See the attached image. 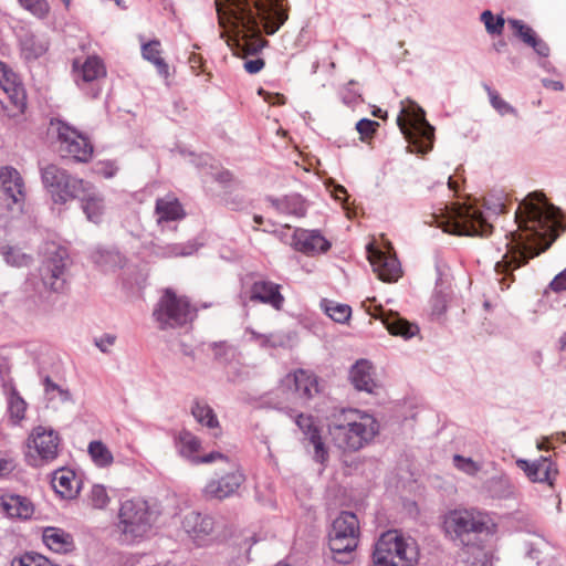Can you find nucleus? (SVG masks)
<instances>
[{
    "mask_svg": "<svg viewBox=\"0 0 566 566\" xmlns=\"http://www.w3.org/2000/svg\"><path fill=\"white\" fill-rule=\"evenodd\" d=\"M483 87L488 93L492 107L496 109L499 114L506 115L515 113V109L506 101H504L495 90H492L486 84H484Z\"/></svg>",
    "mask_w": 566,
    "mask_h": 566,
    "instance_id": "42",
    "label": "nucleus"
},
{
    "mask_svg": "<svg viewBox=\"0 0 566 566\" xmlns=\"http://www.w3.org/2000/svg\"><path fill=\"white\" fill-rule=\"evenodd\" d=\"M247 333L250 334V340L263 349H276L283 345V339L279 335L261 334L252 328H247Z\"/></svg>",
    "mask_w": 566,
    "mask_h": 566,
    "instance_id": "39",
    "label": "nucleus"
},
{
    "mask_svg": "<svg viewBox=\"0 0 566 566\" xmlns=\"http://www.w3.org/2000/svg\"><path fill=\"white\" fill-rule=\"evenodd\" d=\"M116 340V336L112 334H104L101 338L95 339L96 347L102 353H108V346H112Z\"/></svg>",
    "mask_w": 566,
    "mask_h": 566,
    "instance_id": "59",
    "label": "nucleus"
},
{
    "mask_svg": "<svg viewBox=\"0 0 566 566\" xmlns=\"http://www.w3.org/2000/svg\"><path fill=\"white\" fill-rule=\"evenodd\" d=\"M57 138L61 143L60 151L63 157H71L77 163H88L91 160L94 146L82 133L63 123L59 128Z\"/></svg>",
    "mask_w": 566,
    "mask_h": 566,
    "instance_id": "14",
    "label": "nucleus"
},
{
    "mask_svg": "<svg viewBox=\"0 0 566 566\" xmlns=\"http://www.w3.org/2000/svg\"><path fill=\"white\" fill-rule=\"evenodd\" d=\"M371 558L373 566H416L419 547L411 536L390 530L375 543Z\"/></svg>",
    "mask_w": 566,
    "mask_h": 566,
    "instance_id": "5",
    "label": "nucleus"
},
{
    "mask_svg": "<svg viewBox=\"0 0 566 566\" xmlns=\"http://www.w3.org/2000/svg\"><path fill=\"white\" fill-rule=\"evenodd\" d=\"M378 422L369 413L357 409L342 410L334 415L329 432L338 447L357 451L368 444L378 433Z\"/></svg>",
    "mask_w": 566,
    "mask_h": 566,
    "instance_id": "3",
    "label": "nucleus"
},
{
    "mask_svg": "<svg viewBox=\"0 0 566 566\" xmlns=\"http://www.w3.org/2000/svg\"><path fill=\"white\" fill-rule=\"evenodd\" d=\"M212 178L222 186H228L233 180V175L230 170L223 169L212 175Z\"/></svg>",
    "mask_w": 566,
    "mask_h": 566,
    "instance_id": "61",
    "label": "nucleus"
},
{
    "mask_svg": "<svg viewBox=\"0 0 566 566\" xmlns=\"http://www.w3.org/2000/svg\"><path fill=\"white\" fill-rule=\"evenodd\" d=\"M213 352V359L218 364L227 365L231 361L233 348L226 340L213 342L210 344Z\"/></svg>",
    "mask_w": 566,
    "mask_h": 566,
    "instance_id": "41",
    "label": "nucleus"
},
{
    "mask_svg": "<svg viewBox=\"0 0 566 566\" xmlns=\"http://www.w3.org/2000/svg\"><path fill=\"white\" fill-rule=\"evenodd\" d=\"M214 521L207 514L189 512L182 521L184 530L193 538H202L212 533Z\"/></svg>",
    "mask_w": 566,
    "mask_h": 566,
    "instance_id": "27",
    "label": "nucleus"
},
{
    "mask_svg": "<svg viewBox=\"0 0 566 566\" xmlns=\"http://www.w3.org/2000/svg\"><path fill=\"white\" fill-rule=\"evenodd\" d=\"M379 123L376 120L363 118L356 124V129L360 134L361 140H367L374 136Z\"/></svg>",
    "mask_w": 566,
    "mask_h": 566,
    "instance_id": "48",
    "label": "nucleus"
},
{
    "mask_svg": "<svg viewBox=\"0 0 566 566\" xmlns=\"http://www.w3.org/2000/svg\"><path fill=\"white\" fill-rule=\"evenodd\" d=\"M515 221L518 229L511 233L505 254L495 263V272L504 275L500 280L502 290L510 287L514 270L548 249L555 241L557 229L562 227V212L543 193L534 192L518 205Z\"/></svg>",
    "mask_w": 566,
    "mask_h": 566,
    "instance_id": "1",
    "label": "nucleus"
},
{
    "mask_svg": "<svg viewBox=\"0 0 566 566\" xmlns=\"http://www.w3.org/2000/svg\"><path fill=\"white\" fill-rule=\"evenodd\" d=\"M27 402L20 396L18 390L13 388L8 398V412L13 424L20 423L24 419Z\"/></svg>",
    "mask_w": 566,
    "mask_h": 566,
    "instance_id": "36",
    "label": "nucleus"
},
{
    "mask_svg": "<svg viewBox=\"0 0 566 566\" xmlns=\"http://www.w3.org/2000/svg\"><path fill=\"white\" fill-rule=\"evenodd\" d=\"M78 76L84 83L94 82L106 76V69L98 56H88L78 71Z\"/></svg>",
    "mask_w": 566,
    "mask_h": 566,
    "instance_id": "32",
    "label": "nucleus"
},
{
    "mask_svg": "<svg viewBox=\"0 0 566 566\" xmlns=\"http://www.w3.org/2000/svg\"><path fill=\"white\" fill-rule=\"evenodd\" d=\"M359 537V522L350 512H342L333 522L328 533V546L333 558L338 563H348L356 549Z\"/></svg>",
    "mask_w": 566,
    "mask_h": 566,
    "instance_id": "10",
    "label": "nucleus"
},
{
    "mask_svg": "<svg viewBox=\"0 0 566 566\" xmlns=\"http://www.w3.org/2000/svg\"><path fill=\"white\" fill-rule=\"evenodd\" d=\"M258 94L264 98L271 105H281L283 104V95L280 93H270L264 88L260 87L258 90Z\"/></svg>",
    "mask_w": 566,
    "mask_h": 566,
    "instance_id": "56",
    "label": "nucleus"
},
{
    "mask_svg": "<svg viewBox=\"0 0 566 566\" xmlns=\"http://www.w3.org/2000/svg\"><path fill=\"white\" fill-rule=\"evenodd\" d=\"M530 46H532L536 53L541 56H548L549 54V48L548 45L541 39H535Z\"/></svg>",
    "mask_w": 566,
    "mask_h": 566,
    "instance_id": "62",
    "label": "nucleus"
},
{
    "mask_svg": "<svg viewBox=\"0 0 566 566\" xmlns=\"http://www.w3.org/2000/svg\"><path fill=\"white\" fill-rule=\"evenodd\" d=\"M153 316L161 331L184 327L192 323L197 310L186 296H178L171 289H166L156 304Z\"/></svg>",
    "mask_w": 566,
    "mask_h": 566,
    "instance_id": "8",
    "label": "nucleus"
},
{
    "mask_svg": "<svg viewBox=\"0 0 566 566\" xmlns=\"http://www.w3.org/2000/svg\"><path fill=\"white\" fill-rule=\"evenodd\" d=\"M295 423L313 444L315 459L323 463L327 459L328 454L322 441L319 428L314 418L310 415L301 413L295 418Z\"/></svg>",
    "mask_w": 566,
    "mask_h": 566,
    "instance_id": "23",
    "label": "nucleus"
},
{
    "mask_svg": "<svg viewBox=\"0 0 566 566\" xmlns=\"http://www.w3.org/2000/svg\"><path fill=\"white\" fill-rule=\"evenodd\" d=\"M70 255L65 248L59 245L49 254L41 266V277L44 285L53 292H63L66 286Z\"/></svg>",
    "mask_w": 566,
    "mask_h": 566,
    "instance_id": "13",
    "label": "nucleus"
},
{
    "mask_svg": "<svg viewBox=\"0 0 566 566\" xmlns=\"http://www.w3.org/2000/svg\"><path fill=\"white\" fill-rule=\"evenodd\" d=\"M122 533L129 542L145 537L157 521L158 514L150 509L147 501L127 500L119 509Z\"/></svg>",
    "mask_w": 566,
    "mask_h": 566,
    "instance_id": "9",
    "label": "nucleus"
},
{
    "mask_svg": "<svg viewBox=\"0 0 566 566\" xmlns=\"http://www.w3.org/2000/svg\"><path fill=\"white\" fill-rule=\"evenodd\" d=\"M160 42L158 40H151L142 46V53L144 59L154 63L160 55L159 51Z\"/></svg>",
    "mask_w": 566,
    "mask_h": 566,
    "instance_id": "50",
    "label": "nucleus"
},
{
    "mask_svg": "<svg viewBox=\"0 0 566 566\" xmlns=\"http://www.w3.org/2000/svg\"><path fill=\"white\" fill-rule=\"evenodd\" d=\"M264 60L256 57L254 60H247L243 64V67L249 74H256L264 67Z\"/></svg>",
    "mask_w": 566,
    "mask_h": 566,
    "instance_id": "58",
    "label": "nucleus"
},
{
    "mask_svg": "<svg viewBox=\"0 0 566 566\" xmlns=\"http://www.w3.org/2000/svg\"><path fill=\"white\" fill-rule=\"evenodd\" d=\"M88 454L92 461L99 468L109 467L113 461V454L109 449L99 440L91 441L88 444Z\"/></svg>",
    "mask_w": 566,
    "mask_h": 566,
    "instance_id": "35",
    "label": "nucleus"
},
{
    "mask_svg": "<svg viewBox=\"0 0 566 566\" xmlns=\"http://www.w3.org/2000/svg\"><path fill=\"white\" fill-rule=\"evenodd\" d=\"M92 504L95 509H104L109 502L106 489L103 485L95 484L91 491Z\"/></svg>",
    "mask_w": 566,
    "mask_h": 566,
    "instance_id": "47",
    "label": "nucleus"
},
{
    "mask_svg": "<svg viewBox=\"0 0 566 566\" xmlns=\"http://www.w3.org/2000/svg\"><path fill=\"white\" fill-rule=\"evenodd\" d=\"M549 286L554 292H562L566 290V269L553 279Z\"/></svg>",
    "mask_w": 566,
    "mask_h": 566,
    "instance_id": "60",
    "label": "nucleus"
},
{
    "mask_svg": "<svg viewBox=\"0 0 566 566\" xmlns=\"http://www.w3.org/2000/svg\"><path fill=\"white\" fill-rule=\"evenodd\" d=\"M42 555L35 552H27L12 560L11 566H41Z\"/></svg>",
    "mask_w": 566,
    "mask_h": 566,
    "instance_id": "49",
    "label": "nucleus"
},
{
    "mask_svg": "<svg viewBox=\"0 0 566 566\" xmlns=\"http://www.w3.org/2000/svg\"><path fill=\"white\" fill-rule=\"evenodd\" d=\"M453 462L457 469L469 475H475L481 469V467L471 458H464L460 454H455L453 457Z\"/></svg>",
    "mask_w": 566,
    "mask_h": 566,
    "instance_id": "46",
    "label": "nucleus"
},
{
    "mask_svg": "<svg viewBox=\"0 0 566 566\" xmlns=\"http://www.w3.org/2000/svg\"><path fill=\"white\" fill-rule=\"evenodd\" d=\"M176 442L180 448L181 455L188 458L190 461L192 457H197L195 453L201 448L200 439L186 429H182L178 433Z\"/></svg>",
    "mask_w": 566,
    "mask_h": 566,
    "instance_id": "34",
    "label": "nucleus"
},
{
    "mask_svg": "<svg viewBox=\"0 0 566 566\" xmlns=\"http://www.w3.org/2000/svg\"><path fill=\"white\" fill-rule=\"evenodd\" d=\"M51 483L55 493L65 500L75 499L82 486V481H76L75 472L67 468L55 470Z\"/></svg>",
    "mask_w": 566,
    "mask_h": 566,
    "instance_id": "22",
    "label": "nucleus"
},
{
    "mask_svg": "<svg viewBox=\"0 0 566 566\" xmlns=\"http://www.w3.org/2000/svg\"><path fill=\"white\" fill-rule=\"evenodd\" d=\"M169 252L175 256L180 255H190L196 251L193 244L182 245V244H171L168 247Z\"/></svg>",
    "mask_w": 566,
    "mask_h": 566,
    "instance_id": "55",
    "label": "nucleus"
},
{
    "mask_svg": "<svg viewBox=\"0 0 566 566\" xmlns=\"http://www.w3.org/2000/svg\"><path fill=\"white\" fill-rule=\"evenodd\" d=\"M41 182L55 205H65L78 196L85 187V180L70 174L66 169L44 159L38 161Z\"/></svg>",
    "mask_w": 566,
    "mask_h": 566,
    "instance_id": "7",
    "label": "nucleus"
},
{
    "mask_svg": "<svg viewBox=\"0 0 566 566\" xmlns=\"http://www.w3.org/2000/svg\"><path fill=\"white\" fill-rule=\"evenodd\" d=\"M155 211L158 214V223L180 220L186 216L181 203L177 199H157Z\"/></svg>",
    "mask_w": 566,
    "mask_h": 566,
    "instance_id": "31",
    "label": "nucleus"
},
{
    "mask_svg": "<svg viewBox=\"0 0 566 566\" xmlns=\"http://www.w3.org/2000/svg\"><path fill=\"white\" fill-rule=\"evenodd\" d=\"M42 537L44 544L55 553L69 554L75 549L73 535L60 527H45Z\"/></svg>",
    "mask_w": 566,
    "mask_h": 566,
    "instance_id": "25",
    "label": "nucleus"
},
{
    "mask_svg": "<svg viewBox=\"0 0 566 566\" xmlns=\"http://www.w3.org/2000/svg\"><path fill=\"white\" fill-rule=\"evenodd\" d=\"M443 530L451 541L470 546L475 544L479 535L494 533L495 524L485 511L475 507H459L446 513Z\"/></svg>",
    "mask_w": 566,
    "mask_h": 566,
    "instance_id": "4",
    "label": "nucleus"
},
{
    "mask_svg": "<svg viewBox=\"0 0 566 566\" xmlns=\"http://www.w3.org/2000/svg\"><path fill=\"white\" fill-rule=\"evenodd\" d=\"M44 390H45V394L49 395L50 392L52 391H57L59 395L61 396V399L63 401H66V400H70L71 399V392L67 390V389H63L61 388L57 384H55L49 376H46L44 378Z\"/></svg>",
    "mask_w": 566,
    "mask_h": 566,
    "instance_id": "52",
    "label": "nucleus"
},
{
    "mask_svg": "<svg viewBox=\"0 0 566 566\" xmlns=\"http://www.w3.org/2000/svg\"><path fill=\"white\" fill-rule=\"evenodd\" d=\"M0 506L9 517L21 520L31 518L34 505L30 499L18 494H3L0 496Z\"/></svg>",
    "mask_w": 566,
    "mask_h": 566,
    "instance_id": "24",
    "label": "nucleus"
},
{
    "mask_svg": "<svg viewBox=\"0 0 566 566\" xmlns=\"http://www.w3.org/2000/svg\"><path fill=\"white\" fill-rule=\"evenodd\" d=\"M509 24L513 32L527 45L537 38L533 29L520 20H509Z\"/></svg>",
    "mask_w": 566,
    "mask_h": 566,
    "instance_id": "43",
    "label": "nucleus"
},
{
    "mask_svg": "<svg viewBox=\"0 0 566 566\" xmlns=\"http://www.w3.org/2000/svg\"><path fill=\"white\" fill-rule=\"evenodd\" d=\"M14 470L12 460L0 457V476L11 473Z\"/></svg>",
    "mask_w": 566,
    "mask_h": 566,
    "instance_id": "64",
    "label": "nucleus"
},
{
    "mask_svg": "<svg viewBox=\"0 0 566 566\" xmlns=\"http://www.w3.org/2000/svg\"><path fill=\"white\" fill-rule=\"evenodd\" d=\"M285 212L297 218L304 217L306 213L305 201L298 196L290 197L285 201Z\"/></svg>",
    "mask_w": 566,
    "mask_h": 566,
    "instance_id": "45",
    "label": "nucleus"
},
{
    "mask_svg": "<svg viewBox=\"0 0 566 566\" xmlns=\"http://www.w3.org/2000/svg\"><path fill=\"white\" fill-rule=\"evenodd\" d=\"M19 4L39 19H45L50 13L48 0H18Z\"/></svg>",
    "mask_w": 566,
    "mask_h": 566,
    "instance_id": "40",
    "label": "nucleus"
},
{
    "mask_svg": "<svg viewBox=\"0 0 566 566\" xmlns=\"http://www.w3.org/2000/svg\"><path fill=\"white\" fill-rule=\"evenodd\" d=\"M191 413L195 419L209 429H219L220 424L216 412L208 403L196 400L191 407Z\"/></svg>",
    "mask_w": 566,
    "mask_h": 566,
    "instance_id": "33",
    "label": "nucleus"
},
{
    "mask_svg": "<svg viewBox=\"0 0 566 566\" xmlns=\"http://www.w3.org/2000/svg\"><path fill=\"white\" fill-rule=\"evenodd\" d=\"M518 468H521L527 478L532 482L547 483L549 486L554 485V481L558 474V470L555 463L551 459L542 457L535 462L530 463L526 460L517 461Z\"/></svg>",
    "mask_w": 566,
    "mask_h": 566,
    "instance_id": "20",
    "label": "nucleus"
},
{
    "mask_svg": "<svg viewBox=\"0 0 566 566\" xmlns=\"http://www.w3.org/2000/svg\"><path fill=\"white\" fill-rule=\"evenodd\" d=\"M368 260L378 279L384 282H396L401 276V268L398 259L390 251L369 247Z\"/></svg>",
    "mask_w": 566,
    "mask_h": 566,
    "instance_id": "17",
    "label": "nucleus"
},
{
    "mask_svg": "<svg viewBox=\"0 0 566 566\" xmlns=\"http://www.w3.org/2000/svg\"><path fill=\"white\" fill-rule=\"evenodd\" d=\"M397 124L408 140L411 151L427 154L432 149L434 129L426 120L422 109L412 114L410 119L402 115L398 116Z\"/></svg>",
    "mask_w": 566,
    "mask_h": 566,
    "instance_id": "12",
    "label": "nucleus"
},
{
    "mask_svg": "<svg viewBox=\"0 0 566 566\" xmlns=\"http://www.w3.org/2000/svg\"><path fill=\"white\" fill-rule=\"evenodd\" d=\"M281 285L268 281L254 282L250 290V300L271 304L274 308L281 310L283 296L280 293Z\"/></svg>",
    "mask_w": 566,
    "mask_h": 566,
    "instance_id": "26",
    "label": "nucleus"
},
{
    "mask_svg": "<svg viewBox=\"0 0 566 566\" xmlns=\"http://www.w3.org/2000/svg\"><path fill=\"white\" fill-rule=\"evenodd\" d=\"M2 88L8 93L14 107L18 108L20 113H24L27 108V94L20 80H15L13 84H4Z\"/></svg>",
    "mask_w": 566,
    "mask_h": 566,
    "instance_id": "37",
    "label": "nucleus"
},
{
    "mask_svg": "<svg viewBox=\"0 0 566 566\" xmlns=\"http://www.w3.org/2000/svg\"><path fill=\"white\" fill-rule=\"evenodd\" d=\"M371 364L366 359H360L350 369V380L358 390L373 392L376 388Z\"/></svg>",
    "mask_w": 566,
    "mask_h": 566,
    "instance_id": "28",
    "label": "nucleus"
},
{
    "mask_svg": "<svg viewBox=\"0 0 566 566\" xmlns=\"http://www.w3.org/2000/svg\"><path fill=\"white\" fill-rule=\"evenodd\" d=\"M92 260L103 271H115L126 264V258L115 249L99 248L92 254Z\"/></svg>",
    "mask_w": 566,
    "mask_h": 566,
    "instance_id": "29",
    "label": "nucleus"
},
{
    "mask_svg": "<svg viewBox=\"0 0 566 566\" xmlns=\"http://www.w3.org/2000/svg\"><path fill=\"white\" fill-rule=\"evenodd\" d=\"M294 387L300 397L305 399L313 398L319 392L317 377L304 369L294 373Z\"/></svg>",
    "mask_w": 566,
    "mask_h": 566,
    "instance_id": "30",
    "label": "nucleus"
},
{
    "mask_svg": "<svg viewBox=\"0 0 566 566\" xmlns=\"http://www.w3.org/2000/svg\"><path fill=\"white\" fill-rule=\"evenodd\" d=\"M95 171L106 178L115 175L116 168L111 161H98L95 166Z\"/></svg>",
    "mask_w": 566,
    "mask_h": 566,
    "instance_id": "57",
    "label": "nucleus"
},
{
    "mask_svg": "<svg viewBox=\"0 0 566 566\" xmlns=\"http://www.w3.org/2000/svg\"><path fill=\"white\" fill-rule=\"evenodd\" d=\"M18 80V74L14 73L4 62L0 61V86L4 84H13Z\"/></svg>",
    "mask_w": 566,
    "mask_h": 566,
    "instance_id": "53",
    "label": "nucleus"
},
{
    "mask_svg": "<svg viewBox=\"0 0 566 566\" xmlns=\"http://www.w3.org/2000/svg\"><path fill=\"white\" fill-rule=\"evenodd\" d=\"M244 481L245 475L240 465L231 462L229 471H224L219 479L207 483L202 491L203 496L207 500H224L237 493Z\"/></svg>",
    "mask_w": 566,
    "mask_h": 566,
    "instance_id": "15",
    "label": "nucleus"
},
{
    "mask_svg": "<svg viewBox=\"0 0 566 566\" xmlns=\"http://www.w3.org/2000/svg\"><path fill=\"white\" fill-rule=\"evenodd\" d=\"M78 192L75 199L81 201V207L87 220L98 224L105 211L103 195L88 181H85V187Z\"/></svg>",
    "mask_w": 566,
    "mask_h": 566,
    "instance_id": "19",
    "label": "nucleus"
},
{
    "mask_svg": "<svg viewBox=\"0 0 566 566\" xmlns=\"http://www.w3.org/2000/svg\"><path fill=\"white\" fill-rule=\"evenodd\" d=\"M0 200L8 209L18 206L22 210L25 200V186L21 174L12 166L0 168Z\"/></svg>",
    "mask_w": 566,
    "mask_h": 566,
    "instance_id": "16",
    "label": "nucleus"
},
{
    "mask_svg": "<svg viewBox=\"0 0 566 566\" xmlns=\"http://www.w3.org/2000/svg\"><path fill=\"white\" fill-rule=\"evenodd\" d=\"M216 460H223L230 465L229 458L219 451H211L210 453L205 454V455L192 457L191 463H193V464L211 463Z\"/></svg>",
    "mask_w": 566,
    "mask_h": 566,
    "instance_id": "51",
    "label": "nucleus"
},
{
    "mask_svg": "<svg viewBox=\"0 0 566 566\" xmlns=\"http://www.w3.org/2000/svg\"><path fill=\"white\" fill-rule=\"evenodd\" d=\"M375 318H378L386 326L387 331L394 336H401L406 339L415 336L418 333V326L402 318L396 312H387L381 306L375 308L373 313Z\"/></svg>",
    "mask_w": 566,
    "mask_h": 566,
    "instance_id": "21",
    "label": "nucleus"
},
{
    "mask_svg": "<svg viewBox=\"0 0 566 566\" xmlns=\"http://www.w3.org/2000/svg\"><path fill=\"white\" fill-rule=\"evenodd\" d=\"M222 25L227 19L234 29L229 42L234 55H256L268 44L261 34H274L283 24L282 0H216Z\"/></svg>",
    "mask_w": 566,
    "mask_h": 566,
    "instance_id": "2",
    "label": "nucleus"
},
{
    "mask_svg": "<svg viewBox=\"0 0 566 566\" xmlns=\"http://www.w3.org/2000/svg\"><path fill=\"white\" fill-rule=\"evenodd\" d=\"M34 43H35V36L33 34L27 35L24 38V40L21 42L22 50L28 52L29 55H31L33 57H39L42 54V50L35 49Z\"/></svg>",
    "mask_w": 566,
    "mask_h": 566,
    "instance_id": "54",
    "label": "nucleus"
},
{
    "mask_svg": "<svg viewBox=\"0 0 566 566\" xmlns=\"http://www.w3.org/2000/svg\"><path fill=\"white\" fill-rule=\"evenodd\" d=\"M0 252L3 255L4 260L9 264H17V260L13 258L14 249L10 245H3L0 248Z\"/></svg>",
    "mask_w": 566,
    "mask_h": 566,
    "instance_id": "63",
    "label": "nucleus"
},
{
    "mask_svg": "<svg viewBox=\"0 0 566 566\" xmlns=\"http://www.w3.org/2000/svg\"><path fill=\"white\" fill-rule=\"evenodd\" d=\"M291 245L306 255H315L329 250L331 243L318 230L295 229Z\"/></svg>",
    "mask_w": 566,
    "mask_h": 566,
    "instance_id": "18",
    "label": "nucleus"
},
{
    "mask_svg": "<svg viewBox=\"0 0 566 566\" xmlns=\"http://www.w3.org/2000/svg\"><path fill=\"white\" fill-rule=\"evenodd\" d=\"M481 20L484 22L485 29L491 34H501L504 28V19L493 17L492 12L486 10L481 14Z\"/></svg>",
    "mask_w": 566,
    "mask_h": 566,
    "instance_id": "44",
    "label": "nucleus"
},
{
    "mask_svg": "<svg viewBox=\"0 0 566 566\" xmlns=\"http://www.w3.org/2000/svg\"><path fill=\"white\" fill-rule=\"evenodd\" d=\"M59 433L42 426H38L32 430L28 438V447L34 448L35 453H25V461L33 468H40L53 461L59 455Z\"/></svg>",
    "mask_w": 566,
    "mask_h": 566,
    "instance_id": "11",
    "label": "nucleus"
},
{
    "mask_svg": "<svg viewBox=\"0 0 566 566\" xmlns=\"http://www.w3.org/2000/svg\"><path fill=\"white\" fill-rule=\"evenodd\" d=\"M426 223L441 228L443 232L455 235H488L492 232L482 211L473 206L458 205L447 214H429Z\"/></svg>",
    "mask_w": 566,
    "mask_h": 566,
    "instance_id": "6",
    "label": "nucleus"
},
{
    "mask_svg": "<svg viewBox=\"0 0 566 566\" xmlns=\"http://www.w3.org/2000/svg\"><path fill=\"white\" fill-rule=\"evenodd\" d=\"M325 313L337 323H345L350 318L352 308L349 305L336 303L333 301H323Z\"/></svg>",
    "mask_w": 566,
    "mask_h": 566,
    "instance_id": "38",
    "label": "nucleus"
}]
</instances>
